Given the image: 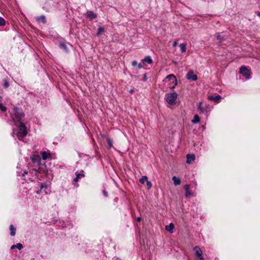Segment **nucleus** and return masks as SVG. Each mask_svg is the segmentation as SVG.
Segmentation results:
<instances>
[{"label":"nucleus","mask_w":260,"mask_h":260,"mask_svg":"<svg viewBox=\"0 0 260 260\" xmlns=\"http://www.w3.org/2000/svg\"><path fill=\"white\" fill-rule=\"evenodd\" d=\"M186 78L187 79H192L193 81H196L197 80L198 77L192 71H190L186 75Z\"/></svg>","instance_id":"nucleus-4"},{"label":"nucleus","mask_w":260,"mask_h":260,"mask_svg":"<svg viewBox=\"0 0 260 260\" xmlns=\"http://www.w3.org/2000/svg\"><path fill=\"white\" fill-rule=\"evenodd\" d=\"M0 109L2 111L5 112V111H6L7 108H6V107H5V106H3V105L0 103Z\"/></svg>","instance_id":"nucleus-26"},{"label":"nucleus","mask_w":260,"mask_h":260,"mask_svg":"<svg viewBox=\"0 0 260 260\" xmlns=\"http://www.w3.org/2000/svg\"><path fill=\"white\" fill-rule=\"evenodd\" d=\"M31 159L32 161L35 163H38V164H40L41 161V157L39 155H34L31 157Z\"/></svg>","instance_id":"nucleus-9"},{"label":"nucleus","mask_w":260,"mask_h":260,"mask_svg":"<svg viewBox=\"0 0 260 260\" xmlns=\"http://www.w3.org/2000/svg\"><path fill=\"white\" fill-rule=\"evenodd\" d=\"M204 108L207 109H208V112L209 111H210V107H209V105H206V106H205V107H204Z\"/></svg>","instance_id":"nucleus-38"},{"label":"nucleus","mask_w":260,"mask_h":260,"mask_svg":"<svg viewBox=\"0 0 260 260\" xmlns=\"http://www.w3.org/2000/svg\"><path fill=\"white\" fill-rule=\"evenodd\" d=\"M141 217H138L137 218V221H141Z\"/></svg>","instance_id":"nucleus-42"},{"label":"nucleus","mask_w":260,"mask_h":260,"mask_svg":"<svg viewBox=\"0 0 260 260\" xmlns=\"http://www.w3.org/2000/svg\"><path fill=\"white\" fill-rule=\"evenodd\" d=\"M17 131V137L19 140H22L27 133L26 127L23 123H20L18 126Z\"/></svg>","instance_id":"nucleus-1"},{"label":"nucleus","mask_w":260,"mask_h":260,"mask_svg":"<svg viewBox=\"0 0 260 260\" xmlns=\"http://www.w3.org/2000/svg\"><path fill=\"white\" fill-rule=\"evenodd\" d=\"M16 248L19 250H21L23 248V246L21 243H17L16 244Z\"/></svg>","instance_id":"nucleus-25"},{"label":"nucleus","mask_w":260,"mask_h":260,"mask_svg":"<svg viewBox=\"0 0 260 260\" xmlns=\"http://www.w3.org/2000/svg\"><path fill=\"white\" fill-rule=\"evenodd\" d=\"M176 86L174 85L173 86L171 87V89L173 90L175 88Z\"/></svg>","instance_id":"nucleus-41"},{"label":"nucleus","mask_w":260,"mask_h":260,"mask_svg":"<svg viewBox=\"0 0 260 260\" xmlns=\"http://www.w3.org/2000/svg\"><path fill=\"white\" fill-rule=\"evenodd\" d=\"M98 31H99V35L101 32L104 31V29L101 27L99 28Z\"/></svg>","instance_id":"nucleus-34"},{"label":"nucleus","mask_w":260,"mask_h":260,"mask_svg":"<svg viewBox=\"0 0 260 260\" xmlns=\"http://www.w3.org/2000/svg\"><path fill=\"white\" fill-rule=\"evenodd\" d=\"M179 46H180L181 50L182 52H184L186 51V44H180Z\"/></svg>","instance_id":"nucleus-19"},{"label":"nucleus","mask_w":260,"mask_h":260,"mask_svg":"<svg viewBox=\"0 0 260 260\" xmlns=\"http://www.w3.org/2000/svg\"><path fill=\"white\" fill-rule=\"evenodd\" d=\"M216 37L218 40H221V37L219 33L216 34Z\"/></svg>","instance_id":"nucleus-31"},{"label":"nucleus","mask_w":260,"mask_h":260,"mask_svg":"<svg viewBox=\"0 0 260 260\" xmlns=\"http://www.w3.org/2000/svg\"><path fill=\"white\" fill-rule=\"evenodd\" d=\"M221 98V96L219 95H217L215 96H210L208 97V99L210 100H214L216 102H218V100Z\"/></svg>","instance_id":"nucleus-15"},{"label":"nucleus","mask_w":260,"mask_h":260,"mask_svg":"<svg viewBox=\"0 0 260 260\" xmlns=\"http://www.w3.org/2000/svg\"><path fill=\"white\" fill-rule=\"evenodd\" d=\"M197 257L198 260H204L202 255H201V256H197Z\"/></svg>","instance_id":"nucleus-35"},{"label":"nucleus","mask_w":260,"mask_h":260,"mask_svg":"<svg viewBox=\"0 0 260 260\" xmlns=\"http://www.w3.org/2000/svg\"><path fill=\"white\" fill-rule=\"evenodd\" d=\"M178 96V94L176 92L168 93L166 94L165 99L169 104L174 105L175 104Z\"/></svg>","instance_id":"nucleus-2"},{"label":"nucleus","mask_w":260,"mask_h":260,"mask_svg":"<svg viewBox=\"0 0 260 260\" xmlns=\"http://www.w3.org/2000/svg\"><path fill=\"white\" fill-rule=\"evenodd\" d=\"M138 67L139 69H142V66L140 64V63H139L138 64Z\"/></svg>","instance_id":"nucleus-39"},{"label":"nucleus","mask_w":260,"mask_h":260,"mask_svg":"<svg viewBox=\"0 0 260 260\" xmlns=\"http://www.w3.org/2000/svg\"><path fill=\"white\" fill-rule=\"evenodd\" d=\"M177 44H178V42H177V41H176L174 42V43L173 44V46L175 47L177 45Z\"/></svg>","instance_id":"nucleus-36"},{"label":"nucleus","mask_w":260,"mask_h":260,"mask_svg":"<svg viewBox=\"0 0 260 260\" xmlns=\"http://www.w3.org/2000/svg\"><path fill=\"white\" fill-rule=\"evenodd\" d=\"M173 80V83L174 84V85H175V86H176L178 83L177 79L176 77H175V78Z\"/></svg>","instance_id":"nucleus-28"},{"label":"nucleus","mask_w":260,"mask_h":260,"mask_svg":"<svg viewBox=\"0 0 260 260\" xmlns=\"http://www.w3.org/2000/svg\"><path fill=\"white\" fill-rule=\"evenodd\" d=\"M87 17L90 19H92L96 17V14L92 11H88L87 12Z\"/></svg>","instance_id":"nucleus-13"},{"label":"nucleus","mask_w":260,"mask_h":260,"mask_svg":"<svg viewBox=\"0 0 260 260\" xmlns=\"http://www.w3.org/2000/svg\"><path fill=\"white\" fill-rule=\"evenodd\" d=\"M258 15L260 17V12H258Z\"/></svg>","instance_id":"nucleus-43"},{"label":"nucleus","mask_w":260,"mask_h":260,"mask_svg":"<svg viewBox=\"0 0 260 260\" xmlns=\"http://www.w3.org/2000/svg\"><path fill=\"white\" fill-rule=\"evenodd\" d=\"M10 230L11 231L10 235L12 236H14L15 235L16 229L13 226L12 224L10 226Z\"/></svg>","instance_id":"nucleus-16"},{"label":"nucleus","mask_w":260,"mask_h":260,"mask_svg":"<svg viewBox=\"0 0 260 260\" xmlns=\"http://www.w3.org/2000/svg\"><path fill=\"white\" fill-rule=\"evenodd\" d=\"M132 65L133 67H136V66L138 65V62L136 60H134L133 62H132Z\"/></svg>","instance_id":"nucleus-33"},{"label":"nucleus","mask_w":260,"mask_h":260,"mask_svg":"<svg viewBox=\"0 0 260 260\" xmlns=\"http://www.w3.org/2000/svg\"><path fill=\"white\" fill-rule=\"evenodd\" d=\"M202 102H200L199 103V104H198V110L199 111H200V112L201 113L208 112V109L204 108V107H203V106H202Z\"/></svg>","instance_id":"nucleus-7"},{"label":"nucleus","mask_w":260,"mask_h":260,"mask_svg":"<svg viewBox=\"0 0 260 260\" xmlns=\"http://www.w3.org/2000/svg\"><path fill=\"white\" fill-rule=\"evenodd\" d=\"M148 180V178L146 176H143L140 180L139 181L141 183L144 184Z\"/></svg>","instance_id":"nucleus-20"},{"label":"nucleus","mask_w":260,"mask_h":260,"mask_svg":"<svg viewBox=\"0 0 260 260\" xmlns=\"http://www.w3.org/2000/svg\"><path fill=\"white\" fill-rule=\"evenodd\" d=\"M196 256H201L202 255V251L198 246H196L194 248Z\"/></svg>","instance_id":"nucleus-10"},{"label":"nucleus","mask_w":260,"mask_h":260,"mask_svg":"<svg viewBox=\"0 0 260 260\" xmlns=\"http://www.w3.org/2000/svg\"><path fill=\"white\" fill-rule=\"evenodd\" d=\"M15 248H16V245H13L11 246V249H14Z\"/></svg>","instance_id":"nucleus-40"},{"label":"nucleus","mask_w":260,"mask_h":260,"mask_svg":"<svg viewBox=\"0 0 260 260\" xmlns=\"http://www.w3.org/2000/svg\"><path fill=\"white\" fill-rule=\"evenodd\" d=\"M50 154L46 151H43L42 152V158L44 160L49 158L50 157Z\"/></svg>","instance_id":"nucleus-18"},{"label":"nucleus","mask_w":260,"mask_h":260,"mask_svg":"<svg viewBox=\"0 0 260 260\" xmlns=\"http://www.w3.org/2000/svg\"><path fill=\"white\" fill-rule=\"evenodd\" d=\"M60 47L61 48L64 49V50H66V49H67L66 46L64 44H60Z\"/></svg>","instance_id":"nucleus-30"},{"label":"nucleus","mask_w":260,"mask_h":260,"mask_svg":"<svg viewBox=\"0 0 260 260\" xmlns=\"http://www.w3.org/2000/svg\"><path fill=\"white\" fill-rule=\"evenodd\" d=\"M40 19L41 20V21L43 23H45L46 22V19H45V16H42L40 17Z\"/></svg>","instance_id":"nucleus-27"},{"label":"nucleus","mask_w":260,"mask_h":260,"mask_svg":"<svg viewBox=\"0 0 260 260\" xmlns=\"http://www.w3.org/2000/svg\"><path fill=\"white\" fill-rule=\"evenodd\" d=\"M147 78L146 75V74H144V75H143V80H144V81H146V80H147Z\"/></svg>","instance_id":"nucleus-37"},{"label":"nucleus","mask_w":260,"mask_h":260,"mask_svg":"<svg viewBox=\"0 0 260 260\" xmlns=\"http://www.w3.org/2000/svg\"><path fill=\"white\" fill-rule=\"evenodd\" d=\"M175 77L176 76L173 74H170L166 77V79H168L170 80H173L175 78Z\"/></svg>","instance_id":"nucleus-22"},{"label":"nucleus","mask_w":260,"mask_h":260,"mask_svg":"<svg viewBox=\"0 0 260 260\" xmlns=\"http://www.w3.org/2000/svg\"><path fill=\"white\" fill-rule=\"evenodd\" d=\"M5 24V20L2 18L0 17V26H3Z\"/></svg>","instance_id":"nucleus-23"},{"label":"nucleus","mask_w":260,"mask_h":260,"mask_svg":"<svg viewBox=\"0 0 260 260\" xmlns=\"http://www.w3.org/2000/svg\"><path fill=\"white\" fill-rule=\"evenodd\" d=\"M9 86V84L8 81H5V83H4V87H5V88H7V87H8Z\"/></svg>","instance_id":"nucleus-32"},{"label":"nucleus","mask_w":260,"mask_h":260,"mask_svg":"<svg viewBox=\"0 0 260 260\" xmlns=\"http://www.w3.org/2000/svg\"><path fill=\"white\" fill-rule=\"evenodd\" d=\"M200 118L199 116L198 115H195L194 116L193 119H192L191 120V122L193 124H196V123H199L200 122Z\"/></svg>","instance_id":"nucleus-14"},{"label":"nucleus","mask_w":260,"mask_h":260,"mask_svg":"<svg viewBox=\"0 0 260 260\" xmlns=\"http://www.w3.org/2000/svg\"><path fill=\"white\" fill-rule=\"evenodd\" d=\"M184 189L185 190V197L188 198L191 196V192L189 190V185L188 184H186L184 186Z\"/></svg>","instance_id":"nucleus-6"},{"label":"nucleus","mask_w":260,"mask_h":260,"mask_svg":"<svg viewBox=\"0 0 260 260\" xmlns=\"http://www.w3.org/2000/svg\"><path fill=\"white\" fill-rule=\"evenodd\" d=\"M106 139L108 145V148H111L113 146L112 140H111L109 138H107Z\"/></svg>","instance_id":"nucleus-21"},{"label":"nucleus","mask_w":260,"mask_h":260,"mask_svg":"<svg viewBox=\"0 0 260 260\" xmlns=\"http://www.w3.org/2000/svg\"><path fill=\"white\" fill-rule=\"evenodd\" d=\"M76 177L74 178V180L75 182H77L79 180V179L81 178V177H84V175L82 173H78V172H76Z\"/></svg>","instance_id":"nucleus-12"},{"label":"nucleus","mask_w":260,"mask_h":260,"mask_svg":"<svg viewBox=\"0 0 260 260\" xmlns=\"http://www.w3.org/2000/svg\"><path fill=\"white\" fill-rule=\"evenodd\" d=\"M103 193L105 197H108V192L106 190H103Z\"/></svg>","instance_id":"nucleus-29"},{"label":"nucleus","mask_w":260,"mask_h":260,"mask_svg":"<svg viewBox=\"0 0 260 260\" xmlns=\"http://www.w3.org/2000/svg\"><path fill=\"white\" fill-rule=\"evenodd\" d=\"M146 184H147V188H148V189H150V188H151V187H152V184H151V182H150V181H148V180H147V181H146Z\"/></svg>","instance_id":"nucleus-24"},{"label":"nucleus","mask_w":260,"mask_h":260,"mask_svg":"<svg viewBox=\"0 0 260 260\" xmlns=\"http://www.w3.org/2000/svg\"><path fill=\"white\" fill-rule=\"evenodd\" d=\"M172 180L174 182V184L175 185H179L181 183L180 179L177 177L176 176H173L172 178Z\"/></svg>","instance_id":"nucleus-11"},{"label":"nucleus","mask_w":260,"mask_h":260,"mask_svg":"<svg viewBox=\"0 0 260 260\" xmlns=\"http://www.w3.org/2000/svg\"><path fill=\"white\" fill-rule=\"evenodd\" d=\"M131 92H133V90H131Z\"/></svg>","instance_id":"nucleus-45"},{"label":"nucleus","mask_w":260,"mask_h":260,"mask_svg":"<svg viewBox=\"0 0 260 260\" xmlns=\"http://www.w3.org/2000/svg\"><path fill=\"white\" fill-rule=\"evenodd\" d=\"M2 99V96H0V101H1Z\"/></svg>","instance_id":"nucleus-44"},{"label":"nucleus","mask_w":260,"mask_h":260,"mask_svg":"<svg viewBox=\"0 0 260 260\" xmlns=\"http://www.w3.org/2000/svg\"><path fill=\"white\" fill-rule=\"evenodd\" d=\"M240 73L243 75L246 78H249L250 75L249 70L244 66H242L241 67Z\"/></svg>","instance_id":"nucleus-3"},{"label":"nucleus","mask_w":260,"mask_h":260,"mask_svg":"<svg viewBox=\"0 0 260 260\" xmlns=\"http://www.w3.org/2000/svg\"><path fill=\"white\" fill-rule=\"evenodd\" d=\"M186 163L188 164H190L192 161H194L195 159V156L193 154L189 155L188 154L186 156Z\"/></svg>","instance_id":"nucleus-5"},{"label":"nucleus","mask_w":260,"mask_h":260,"mask_svg":"<svg viewBox=\"0 0 260 260\" xmlns=\"http://www.w3.org/2000/svg\"><path fill=\"white\" fill-rule=\"evenodd\" d=\"M174 229V225L171 223H170L169 225H167L166 226V230L170 232L171 233H173V230Z\"/></svg>","instance_id":"nucleus-8"},{"label":"nucleus","mask_w":260,"mask_h":260,"mask_svg":"<svg viewBox=\"0 0 260 260\" xmlns=\"http://www.w3.org/2000/svg\"><path fill=\"white\" fill-rule=\"evenodd\" d=\"M143 61L146 62L149 64L152 63V60L150 56H146L145 58L143 59Z\"/></svg>","instance_id":"nucleus-17"}]
</instances>
